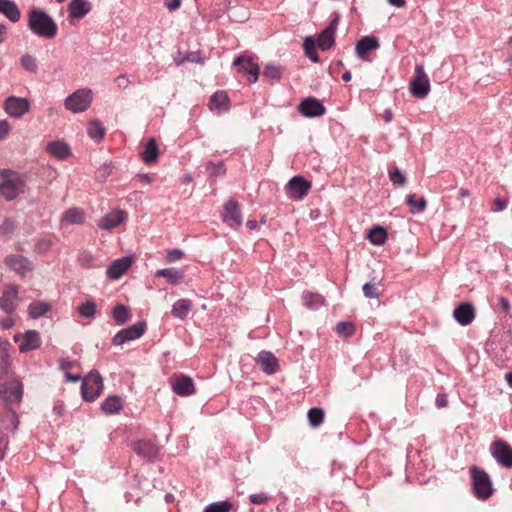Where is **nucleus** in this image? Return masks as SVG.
<instances>
[{
    "mask_svg": "<svg viewBox=\"0 0 512 512\" xmlns=\"http://www.w3.org/2000/svg\"><path fill=\"white\" fill-rule=\"evenodd\" d=\"M27 25L35 35L45 39H53L58 30L53 18L40 9H32L28 13Z\"/></svg>",
    "mask_w": 512,
    "mask_h": 512,
    "instance_id": "nucleus-1",
    "label": "nucleus"
},
{
    "mask_svg": "<svg viewBox=\"0 0 512 512\" xmlns=\"http://www.w3.org/2000/svg\"><path fill=\"white\" fill-rule=\"evenodd\" d=\"M25 181L15 172L10 170L0 171V193L12 200L25 191Z\"/></svg>",
    "mask_w": 512,
    "mask_h": 512,
    "instance_id": "nucleus-2",
    "label": "nucleus"
},
{
    "mask_svg": "<svg viewBox=\"0 0 512 512\" xmlns=\"http://www.w3.org/2000/svg\"><path fill=\"white\" fill-rule=\"evenodd\" d=\"M472 491L479 500H487L494 489L489 475L477 466L470 468Z\"/></svg>",
    "mask_w": 512,
    "mask_h": 512,
    "instance_id": "nucleus-3",
    "label": "nucleus"
},
{
    "mask_svg": "<svg viewBox=\"0 0 512 512\" xmlns=\"http://www.w3.org/2000/svg\"><path fill=\"white\" fill-rule=\"evenodd\" d=\"M92 103V91L88 88L79 89L69 95L65 101V108L72 113L86 111Z\"/></svg>",
    "mask_w": 512,
    "mask_h": 512,
    "instance_id": "nucleus-4",
    "label": "nucleus"
},
{
    "mask_svg": "<svg viewBox=\"0 0 512 512\" xmlns=\"http://www.w3.org/2000/svg\"><path fill=\"white\" fill-rule=\"evenodd\" d=\"M411 94L419 99L425 98L431 89L430 80L425 73L423 65H416L415 74L410 80L409 86Z\"/></svg>",
    "mask_w": 512,
    "mask_h": 512,
    "instance_id": "nucleus-5",
    "label": "nucleus"
},
{
    "mask_svg": "<svg viewBox=\"0 0 512 512\" xmlns=\"http://www.w3.org/2000/svg\"><path fill=\"white\" fill-rule=\"evenodd\" d=\"M103 381L97 371H91L82 382V396L86 401H94L102 392Z\"/></svg>",
    "mask_w": 512,
    "mask_h": 512,
    "instance_id": "nucleus-6",
    "label": "nucleus"
},
{
    "mask_svg": "<svg viewBox=\"0 0 512 512\" xmlns=\"http://www.w3.org/2000/svg\"><path fill=\"white\" fill-rule=\"evenodd\" d=\"M3 109L10 117L19 119L30 110V102L23 97L9 96L3 103Z\"/></svg>",
    "mask_w": 512,
    "mask_h": 512,
    "instance_id": "nucleus-7",
    "label": "nucleus"
},
{
    "mask_svg": "<svg viewBox=\"0 0 512 512\" xmlns=\"http://www.w3.org/2000/svg\"><path fill=\"white\" fill-rule=\"evenodd\" d=\"M311 183L301 176H294L286 184V195L289 199L302 200L309 192Z\"/></svg>",
    "mask_w": 512,
    "mask_h": 512,
    "instance_id": "nucleus-8",
    "label": "nucleus"
},
{
    "mask_svg": "<svg viewBox=\"0 0 512 512\" xmlns=\"http://www.w3.org/2000/svg\"><path fill=\"white\" fill-rule=\"evenodd\" d=\"M23 396V385L19 380H12L0 385V398L6 403H19Z\"/></svg>",
    "mask_w": 512,
    "mask_h": 512,
    "instance_id": "nucleus-9",
    "label": "nucleus"
},
{
    "mask_svg": "<svg viewBox=\"0 0 512 512\" xmlns=\"http://www.w3.org/2000/svg\"><path fill=\"white\" fill-rule=\"evenodd\" d=\"M5 265L15 273L24 276L33 271L34 265L29 258L20 254H10L4 258Z\"/></svg>",
    "mask_w": 512,
    "mask_h": 512,
    "instance_id": "nucleus-10",
    "label": "nucleus"
},
{
    "mask_svg": "<svg viewBox=\"0 0 512 512\" xmlns=\"http://www.w3.org/2000/svg\"><path fill=\"white\" fill-rule=\"evenodd\" d=\"M146 329L145 322H137L128 328L120 330L112 339L114 345H122L125 342L140 338Z\"/></svg>",
    "mask_w": 512,
    "mask_h": 512,
    "instance_id": "nucleus-11",
    "label": "nucleus"
},
{
    "mask_svg": "<svg viewBox=\"0 0 512 512\" xmlns=\"http://www.w3.org/2000/svg\"><path fill=\"white\" fill-rule=\"evenodd\" d=\"M234 66L240 67L239 71L249 76V82L255 83L259 76V66L253 61L252 57L241 55L238 56L234 62Z\"/></svg>",
    "mask_w": 512,
    "mask_h": 512,
    "instance_id": "nucleus-12",
    "label": "nucleus"
},
{
    "mask_svg": "<svg viewBox=\"0 0 512 512\" xmlns=\"http://www.w3.org/2000/svg\"><path fill=\"white\" fill-rule=\"evenodd\" d=\"M14 340L16 342L21 341V343L19 345V350L22 353H25V352H28L31 350H35V349L39 348L41 345L40 335L35 330H28L22 336L17 334L14 336Z\"/></svg>",
    "mask_w": 512,
    "mask_h": 512,
    "instance_id": "nucleus-13",
    "label": "nucleus"
},
{
    "mask_svg": "<svg viewBox=\"0 0 512 512\" xmlns=\"http://www.w3.org/2000/svg\"><path fill=\"white\" fill-rule=\"evenodd\" d=\"M18 304V288L15 285H7L4 287L2 297L0 298V308L10 314Z\"/></svg>",
    "mask_w": 512,
    "mask_h": 512,
    "instance_id": "nucleus-14",
    "label": "nucleus"
},
{
    "mask_svg": "<svg viewBox=\"0 0 512 512\" xmlns=\"http://www.w3.org/2000/svg\"><path fill=\"white\" fill-rule=\"evenodd\" d=\"M223 221L231 227H238L242 224L240 207L234 200H229L224 205Z\"/></svg>",
    "mask_w": 512,
    "mask_h": 512,
    "instance_id": "nucleus-15",
    "label": "nucleus"
},
{
    "mask_svg": "<svg viewBox=\"0 0 512 512\" xmlns=\"http://www.w3.org/2000/svg\"><path fill=\"white\" fill-rule=\"evenodd\" d=\"M127 219L126 213L122 210H113L104 215L97 223L101 230H111L124 223Z\"/></svg>",
    "mask_w": 512,
    "mask_h": 512,
    "instance_id": "nucleus-16",
    "label": "nucleus"
},
{
    "mask_svg": "<svg viewBox=\"0 0 512 512\" xmlns=\"http://www.w3.org/2000/svg\"><path fill=\"white\" fill-rule=\"evenodd\" d=\"M132 265L131 257H122L113 261L106 270V275L111 280L119 279Z\"/></svg>",
    "mask_w": 512,
    "mask_h": 512,
    "instance_id": "nucleus-17",
    "label": "nucleus"
},
{
    "mask_svg": "<svg viewBox=\"0 0 512 512\" xmlns=\"http://www.w3.org/2000/svg\"><path fill=\"white\" fill-rule=\"evenodd\" d=\"M256 362L266 374H274L279 368L277 358L268 351H261L256 357Z\"/></svg>",
    "mask_w": 512,
    "mask_h": 512,
    "instance_id": "nucleus-18",
    "label": "nucleus"
},
{
    "mask_svg": "<svg viewBox=\"0 0 512 512\" xmlns=\"http://www.w3.org/2000/svg\"><path fill=\"white\" fill-rule=\"evenodd\" d=\"M340 19V15L337 12L332 14V20L329 26L322 30V51L330 49L335 40V31Z\"/></svg>",
    "mask_w": 512,
    "mask_h": 512,
    "instance_id": "nucleus-19",
    "label": "nucleus"
},
{
    "mask_svg": "<svg viewBox=\"0 0 512 512\" xmlns=\"http://www.w3.org/2000/svg\"><path fill=\"white\" fill-rule=\"evenodd\" d=\"M453 316L459 324L466 326L475 317L474 307L470 303H462L454 309Z\"/></svg>",
    "mask_w": 512,
    "mask_h": 512,
    "instance_id": "nucleus-20",
    "label": "nucleus"
},
{
    "mask_svg": "<svg viewBox=\"0 0 512 512\" xmlns=\"http://www.w3.org/2000/svg\"><path fill=\"white\" fill-rule=\"evenodd\" d=\"M173 391L179 396H189L195 393L192 379L188 376H180L172 382Z\"/></svg>",
    "mask_w": 512,
    "mask_h": 512,
    "instance_id": "nucleus-21",
    "label": "nucleus"
},
{
    "mask_svg": "<svg viewBox=\"0 0 512 512\" xmlns=\"http://www.w3.org/2000/svg\"><path fill=\"white\" fill-rule=\"evenodd\" d=\"M91 10V4L87 0H71L68 4L69 18L82 19Z\"/></svg>",
    "mask_w": 512,
    "mask_h": 512,
    "instance_id": "nucleus-22",
    "label": "nucleus"
},
{
    "mask_svg": "<svg viewBox=\"0 0 512 512\" xmlns=\"http://www.w3.org/2000/svg\"><path fill=\"white\" fill-rule=\"evenodd\" d=\"M85 222V213L81 208L73 207L66 210L60 218V225H80Z\"/></svg>",
    "mask_w": 512,
    "mask_h": 512,
    "instance_id": "nucleus-23",
    "label": "nucleus"
},
{
    "mask_svg": "<svg viewBox=\"0 0 512 512\" xmlns=\"http://www.w3.org/2000/svg\"><path fill=\"white\" fill-rule=\"evenodd\" d=\"M379 47L377 39L373 36H366L361 38L355 47L356 54L359 58L366 60L368 53L376 50Z\"/></svg>",
    "mask_w": 512,
    "mask_h": 512,
    "instance_id": "nucleus-24",
    "label": "nucleus"
},
{
    "mask_svg": "<svg viewBox=\"0 0 512 512\" xmlns=\"http://www.w3.org/2000/svg\"><path fill=\"white\" fill-rule=\"evenodd\" d=\"M298 111L305 117L319 116L320 101L315 98L308 97L299 104Z\"/></svg>",
    "mask_w": 512,
    "mask_h": 512,
    "instance_id": "nucleus-25",
    "label": "nucleus"
},
{
    "mask_svg": "<svg viewBox=\"0 0 512 512\" xmlns=\"http://www.w3.org/2000/svg\"><path fill=\"white\" fill-rule=\"evenodd\" d=\"M46 151L53 157L64 160L70 156L69 146L62 141H52L47 144Z\"/></svg>",
    "mask_w": 512,
    "mask_h": 512,
    "instance_id": "nucleus-26",
    "label": "nucleus"
},
{
    "mask_svg": "<svg viewBox=\"0 0 512 512\" xmlns=\"http://www.w3.org/2000/svg\"><path fill=\"white\" fill-rule=\"evenodd\" d=\"M0 13L12 22H18L21 18L18 6L11 0H0Z\"/></svg>",
    "mask_w": 512,
    "mask_h": 512,
    "instance_id": "nucleus-27",
    "label": "nucleus"
},
{
    "mask_svg": "<svg viewBox=\"0 0 512 512\" xmlns=\"http://www.w3.org/2000/svg\"><path fill=\"white\" fill-rule=\"evenodd\" d=\"M210 108L218 112L227 111L229 109V98L224 91L215 92L210 98Z\"/></svg>",
    "mask_w": 512,
    "mask_h": 512,
    "instance_id": "nucleus-28",
    "label": "nucleus"
},
{
    "mask_svg": "<svg viewBox=\"0 0 512 512\" xmlns=\"http://www.w3.org/2000/svg\"><path fill=\"white\" fill-rule=\"evenodd\" d=\"M159 156V150L155 139L151 138L145 145L144 150L141 152V159L146 164H151L157 160Z\"/></svg>",
    "mask_w": 512,
    "mask_h": 512,
    "instance_id": "nucleus-29",
    "label": "nucleus"
},
{
    "mask_svg": "<svg viewBox=\"0 0 512 512\" xmlns=\"http://www.w3.org/2000/svg\"><path fill=\"white\" fill-rule=\"evenodd\" d=\"M192 309V302L189 299H180L172 306V314L178 319H185Z\"/></svg>",
    "mask_w": 512,
    "mask_h": 512,
    "instance_id": "nucleus-30",
    "label": "nucleus"
},
{
    "mask_svg": "<svg viewBox=\"0 0 512 512\" xmlns=\"http://www.w3.org/2000/svg\"><path fill=\"white\" fill-rule=\"evenodd\" d=\"M87 134L94 141L100 142L105 135V128L99 120L93 119L88 123Z\"/></svg>",
    "mask_w": 512,
    "mask_h": 512,
    "instance_id": "nucleus-31",
    "label": "nucleus"
},
{
    "mask_svg": "<svg viewBox=\"0 0 512 512\" xmlns=\"http://www.w3.org/2000/svg\"><path fill=\"white\" fill-rule=\"evenodd\" d=\"M156 276L166 278L170 284H178L183 279L184 274L176 268H165L157 270Z\"/></svg>",
    "mask_w": 512,
    "mask_h": 512,
    "instance_id": "nucleus-32",
    "label": "nucleus"
},
{
    "mask_svg": "<svg viewBox=\"0 0 512 512\" xmlns=\"http://www.w3.org/2000/svg\"><path fill=\"white\" fill-rule=\"evenodd\" d=\"M101 408L106 414L118 413L122 408V401L118 396H110L104 400Z\"/></svg>",
    "mask_w": 512,
    "mask_h": 512,
    "instance_id": "nucleus-33",
    "label": "nucleus"
},
{
    "mask_svg": "<svg viewBox=\"0 0 512 512\" xmlns=\"http://www.w3.org/2000/svg\"><path fill=\"white\" fill-rule=\"evenodd\" d=\"M51 309L49 303L46 302H33L28 307V312L31 318L37 319L46 314Z\"/></svg>",
    "mask_w": 512,
    "mask_h": 512,
    "instance_id": "nucleus-34",
    "label": "nucleus"
},
{
    "mask_svg": "<svg viewBox=\"0 0 512 512\" xmlns=\"http://www.w3.org/2000/svg\"><path fill=\"white\" fill-rule=\"evenodd\" d=\"M367 237L372 244L382 245L385 243L387 239V233L384 228L380 226H375L372 229H370Z\"/></svg>",
    "mask_w": 512,
    "mask_h": 512,
    "instance_id": "nucleus-35",
    "label": "nucleus"
},
{
    "mask_svg": "<svg viewBox=\"0 0 512 512\" xmlns=\"http://www.w3.org/2000/svg\"><path fill=\"white\" fill-rule=\"evenodd\" d=\"M494 459L504 467L512 466V450H492Z\"/></svg>",
    "mask_w": 512,
    "mask_h": 512,
    "instance_id": "nucleus-36",
    "label": "nucleus"
},
{
    "mask_svg": "<svg viewBox=\"0 0 512 512\" xmlns=\"http://www.w3.org/2000/svg\"><path fill=\"white\" fill-rule=\"evenodd\" d=\"M112 316L118 325L124 324L130 318L129 309L126 306L119 304L113 309Z\"/></svg>",
    "mask_w": 512,
    "mask_h": 512,
    "instance_id": "nucleus-37",
    "label": "nucleus"
},
{
    "mask_svg": "<svg viewBox=\"0 0 512 512\" xmlns=\"http://www.w3.org/2000/svg\"><path fill=\"white\" fill-rule=\"evenodd\" d=\"M20 65L24 70L30 73H37L38 64L37 59L31 54H24L20 58Z\"/></svg>",
    "mask_w": 512,
    "mask_h": 512,
    "instance_id": "nucleus-38",
    "label": "nucleus"
},
{
    "mask_svg": "<svg viewBox=\"0 0 512 512\" xmlns=\"http://www.w3.org/2000/svg\"><path fill=\"white\" fill-rule=\"evenodd\" d=\"M305 55L313 62H318V55L315 47V41L312 37H306L303 43Z\"/></svg>",
    "mask_w": 512,
    "mask_h": 512,
    "instance_id": "nucleus-39",
    "label": "nucleus"
},
{
    "mask_svg": "<svg viewBox=\"0 0 512 512\" xmlns=\"http://www.w3.org/2000/svg\"><path fill=\"white\" fill-rule=\"evenodd\" d=\"M77 311L85 318H94L96 314V303L93 300H87L78 306Z\"/></svg>",
    "mask_w": 512,
    "mask_h": 512,
    "instance_id": "nucleus-40",
    "label": "nucleus"
},
{
    "mask_svg": "<svg viewBox=\"0 0 512 512\" xmlns=\"http://www.w3.org/2000/svg\"><path fill=\"white\" fill-rule=\"evenodd\" d=\"M53 242L50 238H37L34 244V253L43 255L50 251Z\"/></svg>",
    "mask_w": 512,
    "mask_h": 512,
    "instance_id": "nucleus-41",
    "label": "nucleus"
},
{
    "mask_svg": "<svg viewBox=\"0 0 512 512\" xmlns=\"http://www.w3.org/2000/svg\"><path fill=\"white\" fill-rule=\"evenodd\" d=\"M406 203L411 208V213L422 212L426 207V200L424 198L416 199L415 195H408Z\"/></svg>",
    "mask_w": 512,
    "mask_h": 512,
    "instance_id": "nucleus-42",
    "label": "nucleus"
},
{
    "mask_svg": "<svg viewBox=\"0 0 512 512\" xmlns=\"http://www.w3.org/2000/svg\"><path fill=\"white\" fill-rule=\"evenodd\" d=\"M233 505L229 501H221L209 504L203 512H230Z\"/></svg>",
    "mask_w": 512,
    "mask_h": 512,
    "instance_id": "nucleus-43",
    "label": "nucleus"
},
{
    "mask_svg": "<svg viewBox=\"0 0 512 512\" xmlns=\"http://www.w3.org/2000/svg\"><path fill=\"white\" fill-rule=\"evenodd\" d=\"M336 333L341 337H349L354 331V325L351 322L343 321L339 322L335 327Z\"/></svg>",
    "mask_w": 512,
    "mask_h": 512,
    "instance_id": "nucleus-44",
    "label": "nucleus"
},
{
    "mask_svg": "<svg viewBox=\"0 0 512 512\" xmlns=\"http://www.w3.org/2000/svg\"><path fill=\"white\" fill-rule=\"evenodd\" d=\"M16 227V223L12 219L6 218L0 224V235L4 237L10 236L15 232Z\"/></svg>",
    "mask_w": 512,
    "mask_h": 512,
    "instance_id": "nucleus-45",
    "label": "nucleus"
},
{
    "mask_svg": "<svg viewBox=\"0 0 512 512\" xmlns=\"http://www.w3.org/2000/svg\"><path fill=\"white\" fill-rule=\"evenodd\" d=\"M389 178L396 185L403 186L406 183L404 173L398 168H393L389 171Z\"/></svg>",
    "mask_w": 512,
    "mask_h": 512,
    "instance_id": "nucleus-46",
    "label": "nucleus"
},
{
    "mask_svg": "<svg viewBox=\"0 0 512 512\" xmlns=\"http://www.w3.org/2000/svg\"><path fill=\"white\" fill-rule=\"evenodd\" d=\"M263 75L270 79H279L282 75V70L278 66L269 64L264 68Z\"/></svg>",
    "mask_w": 512,
    "mask_h": 512,
    "instance_id": "nucleus-47",
    "label": "nucleus"
},
{
    "mask_svg": "<svg viewBox=\"0 0 512 512\" xmlns=\"http://www.w3.org/2000/svg\"><path fill=\"white\" fill-rule=\"evenodd\" d=\"M303 300H304V305L310 309H315L317 307V304L319 302V297L318 295H315L313 293H310V292H304L303 293Z\"/></svg>",
    "mask_w": 512,
    "mask_h": 512,
    "instance_id": "nucleus-48",
    "label": "nucleus"
},
{
    "mask_svg": "<svg viewBox=\"0 0 512 512\" xmlns=\"http://www.w3.org/2000/svg\"><path fill=\"white\" fill-rule=\"evenodd\" d=\"M308 420L312 427H317L320 424V408H311L308 412Z\"/></svg>",
    "mask_w": 512,
    "mask_h": 512,
    "instance_id": "nucleus-49",
    "label": "nucleus"
},
{
    "mask_svg": "<svg viewBox=\"0 0 512 512\" xmlns=\"http://www.w3.org/2000/svg\"><path fill=\"white\" fill-rule=\"evenodd\" d=\"M363 293L367 298H377L378 293L374 284L365 283L362 287Z\"/></svg>",
    "mask_w": 512,
    "mask_h": 512,
    "instance_id": "nucleus-50",
    "label": "nucleus"
},
{
    "mask_svg": "<svg viewBox=\"0 0 512 512\" xmlns=\"http://www.w3.org/2000/svg\"><path fill=\"white\" fill-rule=\"evenodd\" d=\"M184 256V252L180 249H172L167 252V261L175 262L182 259Z\"/></svg>",
    "mask_w": 512,
    "mask_h": 512,
    "instance_id": "nucleus-51",
    "label": "nucleus"
},
{
    "mask_svg": "<svg viewBox=\"0 0 512 512\" xmlns=\"http://www.w3.org/2000/svg\"><path fill=\"white\" fill-rule=\"evenodd\" d=\"M253 504L262 505L268 501V496L264 493L252 494L249 497Z\"/></svg>",
    "mask_w": 512,
    "mask_h": 512,
    "instance_id": "nucleus-52",
    "label": "nucleus"
},
{
    "mask_svg": "<svg viewBox=\"0 0 512 512\" xmlns=\"http://www.w3.org/2000/svg\"><path fill=\"white\" fill-rule=\"evenodd\" d=\"M11 125L7 120H0V141L5 139L10 133Z\"/></svg>",
    "mask_w": 512,
    "mask_h": 512,
    "instance_id": "nucleus-53",
    "label": "nucleus"
},
{
    "mask_svg": "<svg viewBox=\"0 0 512 512\" xmlns=\"http://www.w3.org/2000/svg\"><path fill=\"white\" fill-rule=\"evenodd\" d=\"M118 88L126 89L130 85V80L126 74H121L115 79Z\"/></svg>",
    "mask_w": 512,
    "mask_h": 512,
    "instance_id": "nucleus-54",
    "label": "nucleus"
},
{
    "mask_svg": "<svg viewBox=\"0 0 512 512\" xmlns=\"http://www.w3.org/2000/svg\"><path fill=\"white\" fill-rule=\"evenodd\" d=\"M507 207V201L502 198H496L493 201V211L500 212L506 209Z\"/></svg>",
    "mask_w": 512,
    "mask_h": 512,
    "instance_id": "nucleus-55",
    "label": "nucleus"
},
{
    "mask_svg": "<svg viewBox=\"0 0 512 512\" xmlns=\"http://www.w3.org/2000/svg\"><path fill=\"white\" fill-rule=\"evenodd\" d=\"M181 0H164V5L170 10L175 11L181 6Z\"/></svg>",
    "mask_w": 512,
    "mask_h": 512,
    "instance_id": "nucleus-56",
    "label": "nucleus"
},
{
    "mask_svg": "<svg viewBox=\"0 0 512 512\" xmlns=\"http://www.w3.org/2000/svg\"><path fill=\"white\" fill-rule=\"evenodd\" d=\"M447 396L445 394H438L436 397V405L439 408L445 407L447 405Z\"/></svg>",
    "mask_w": 512,
    "mask_h": 512,
    "instance_id": "nucleus-57",
    "label": "nucleus"
},
{
    "mask_svg": "<svg viewBox=\"0 0 512 512\" xmlns=\"http://www.w3.org/2000/svg\"><path fill=\"white\" fill-rule=\"evenodd\" d=\"M73 365H74V363L67 359H61L59 361V368L62 371H67L68 369L72 368Z\"/></svg>",
    "mask_w": 512,
    "mask_h": 512,
    "instance_id": "nucleus-58",
    "label": "nucleus"
},
{
    "mask_svg": "<svg viewBox=\"0 0 512 512\" xmlns=\"http://www.w3.org/2000/svg\"><path fill=\"white\" fill-rule=\"evenodd\" d=\"M499 305L501 307V309L504 311V312H509L510 310V303L508 301V299L504 298V297H500L499 298Z\"/></svg>",
    "mask_w": 512,
    "mask_h": 512,
    "instance_id": "nucleus-59",
    "label": "nucleus"
},
{
    "mask_svg": "<svg viewBox=\"0 0 512 512\" xmlns=\"http://www.w3.org/2000/svg\"><path fill=\"white\" fill-rule=\"evenodd\" d=\"M185 60L186 61H190V62H200V63H203V60L200 59L199 57V53H189L186 57H185Z\"/></svg>",
    "mask_w": 512,
    "mask_h": 512,
    "instance_id": "nucleus-60",
    "label": "nucleus"
},
{
    "mask_svg": "<svg viewBox=\"0 0 512 512\" xmlns=\"http://www.w3.org/2000/svg\"><path fill=\"white\" fill-rule=\"evenodd\" d=\"M490 448H493V449H496V448H509V446L503 440L498 439V440H495V441L492 442Z\"/></svg>",
    "mask_w": 512,
    "mask_h": 512,
    "instance_id": "nucleus-61",
    "label": "nucleus"
},
{
    "mask_svg": "<svg viewBox=\"0 0 512 512\" xmlns=\"http://www.w3.org/2000/svg\"><path fill=\"white\" fill-rule=\"evenodd\" d=\"M224 173H225V168L222 163H219L217 166H214V171L212 172V174H214L216 176H221V175H224Z\"/></svg>",
    "mask_w": 512,
    "mask_h": 512,
    "instance_id": "nucleus-62",
    "label": "nucleus"
},
{
    "mask_svg": "<svg viewBox=\"0 0 512 512\" xmlns=\"http://www.w3.org/2000/svg\"><path fill=\"white\" fill-rule=\"evenodd\" d=\"M14 325V320L11 317H8L1 321V326L4 329H9Z\"/></svg>",
    "mask_w": 512,
    "mask_h": 512,
    "instance_id": "nucleus-63",
    "label": "nucleus"
},
{
    "mask_svg": "<svg viewBox=\"0 0 512 512\" xmlns=\"http://www.w3.org/2000/svg\"><path fill=\"white\" fill-rule=\"evenodd\" d=\"M8 417L10 418L12 424H13V429H17L18 427V418H17V415L15 414V412L13 411H10L8 413Z\"/></svg>",
    "mask_w": 512,
    "mask_h": 512,
    "instance_id": "nucleus-64",
    "label": "nucleus"
}]
</instances>
